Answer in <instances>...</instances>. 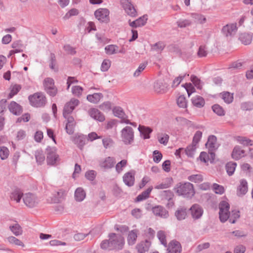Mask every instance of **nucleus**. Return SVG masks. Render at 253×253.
I'll return each mask as SVG.
<instances>
[{"label": "nucleus", "mask_w": 253, "mask_h": 253, "mask_svg": "<svg viewBox=\"0 0 253 253\" xmlns=\"http://www.w3.org/2000/svg\"><path fill=\"white\" fill-rule=\"evenodd\" d=\"M169 140V135L164 133L161 134L160 136L158 137V141L161 144H163L164 145H166L168 144V142Z\"/></svg>", "instance_id": "13d9d810"}, {"label": "nucleus", "mask_w": 253, "mask_h": 253, "mask_svg": "<svg viewBox=\"0 0 253 253\" xmlns=\"http://www.w3.org/2000/svg\"><path fill=\"white\" fill-rule=\"evenodd\" d=\"M186 75L187 74H185L183 75H180L177 78H176L173 81L172 86L176 87L177 86H178Z\"/></svg>", "instance_id": "774afa93"}, {"label": "nucleus", "mask_w": 253, "mask_h": 253, "mask_svg": "<svg viewBox=\"0 0 253 253\" xmlns=\"http://www.w3.org/2000/svg\"><path fill=\"white\" fill-rule=\"evenodd\" d=\"M157 236L160 241L161 244L165 247H167V242L166 240V234L164 231H159L157 232Z\"/></svg>", "instance_id": "f704fd0d"}, {"label": "nucleus", "mask_w": 253, "mask_h": 253, "mask_svg": "<svg viewBox=\"0 0 253 253\" xmlns=\"http://www.w3.org/2000/svg\"><path fill=\"white\" fill-rule=\"evenodd\" d=\"M121 138L125 145L132 144L134 140L133 129L129 126H125L121 131Z\"/></svg>", "instance_id": "20e7f679"}, {"label": "nucleus", "mask_w": 253, "mask_h": 253, "mask_svg": "<svg viewBox=\"0 0 253 253\" xmlns=\"http://www.w3.org/2000/svg\"><path fill=\"white\" fill-rule=\"evenodd\" d=\"M67 84H68V88H69L72 84L73 85L72 87V92L73 94L78 96L79 95V86L76 85L78 84V81L74 79V78L69 77L68 79Z\"/></svg>", "instance_id": "aec40b11"}, {"label": "nucleus", "mask_w": 253, "mask_h": 253, "mask_svg": "<svg viewBox=\"0 0 253 253\" xmlns=\"http://www.w3.org/2000/svg\"><path fill=\"white\" fill-rule=\"evenodd\" d=\"M30 104L34 107H42L46 103L45 95L42 92H36L28 97Z\"/></svg>", "instance_id": "39448f33"}, {"label": "nucleus", "mask_w": 253, "mask_h": 253, "mask_svg": "<svg viewBox=\"0 0 253 253\" xmlns=\"http://www.w3.org/2000/svg\"><path fill=\"white\" fill-rule=\"evenodd\" d=\"M237 31L236 23L227 24L223 27L222 32L226 37L234 35Z\"/></svg>", "instance_id": "f8f14e48"}, {"label": "nucleus", "mask_w": 253, "mask_h": 253, "mask_svg": "<svg viewBox=\"0 0 253 253\" xmlns=\"http://www.w3.org/2000/svg\"><path fill=\"white\" fill-rule=\"evenodd\" d=\"M222 98L227 104L231 103L233 100V96L232 94L228 92H223L222 94Z\"/></svg>", "instance_id": "8fccbe9b"}, {"label": "nucleus", "mask_w": 253, "mask_h": 253, "mask_svg": "<svg viewBox=\"0 0 253 253\" xmlns=\"http://www.w3.org/2000/svg\"><path fill=\"white\" fill-rule=\"evenodd\" d=\"M99 108L103 111L108 112L111 109V103L106 101L99 105Z\"/></svg>", "instance_id": "bf43d9fd"}, {"label": "nucleus", "mask_w": 253, "mask_h": 253, "mask_svg": "<svg viewBox=\"0 0 253 253\" xmlns=\"http://www.w3.org/2000/svg\"><path fill=\"white\" fill-rule=\"evenodd\" d=\"M9 151L8 149L5 147L2 146L0 148V157L1 160H5L9 156Z\"/></svg>", "instance_id": "49530a36"}, {"label": "nucleus", "mask_w": 253, "mask_h": 253, "mask_svg": "<svg viewBox=\"0 0 253 253\" xmlns=\"http://www.w3.org/2000/svg\"><path fill=\"white\" fill-rule=\"evenodd\" d=\"M212 189L215 193L219 195L223 194L225 191L224 187L217 183H213L212 184Z\"/></svg>", "instance_id": "c03bdc74"}, {"label": "nucleus", "mask_w": 253, "mask_h": 253, "mask_svg": "<svg viewBox=\"0 0 253 253\" xmlns=\"http://www.w3.org/2000/svg\"><path fill=\"white\" fill-rule=\"evenodd\" d=\"M59 161V156L54 153H50L47 158L48 165H54Z\"/></svg>", "instance_id": "c9c22d12"}, {"label": "nucleus", "mask_w": 253, "mask_h": 253, "mask_svg": "<svg viewBox=\"0 0 253 253\" xmlns=\"http://www.w3.org/2000/svg\"><path fill=\"white\" fill-rule=\"evenodd\" d=\"M118 48L117 46L110 44L106 46L105 48L106 53L109 55H112L117 53L116 49Z\"/></svg>", "instance_id": "603ef678"}, {"label": "nucleus", "mask_w": 253, "mask_h": 253, "mask_svg": "<svg viewBox=\"0 0 253 253\" xmlns=\"http://www.w3.org/2000/svg\"><path fill=\"white\" fill-rule=\"evenodd\" d=\"M43 86L46 92L50 96H54L57 93V89L54 85V80L47 78L43 81Z\"/></svg>", "instance_id": "1a4fd4ad"}, {"label": "nucleus", "mask_w": 253, "mask_h": 253, "mask_svg": "<svg viewBox=\"0 0 253 253\" xmlns=\"http://www.w3.org/2000/svg\"><path fill=\"white\" fill-rule=\"evenodd\" d=\"M206 145L209 148L210 151H211L217 149L218 146L217 144L216 137L213 135H210Z\"/></svg>", "instance_id": "412c9836"}, {"label": "nucleus", "mask_w": 253, "mask_h": 253, "mask_svg": "<svg viewBox=\"0 0 253 253\" xmlns=\"http://www.w3.org/2000/svg\"><path fill=\"white\" fill-rule=\"evenodd\" d=\"M248 182L245 179L240 181V184L237 188V193L238 196H243L248 192Z\"/></svg>", "instance_id": "6ab92c4d"}, {"label": "nucleus", "mask_w": 253, "mask_h": 253, "mask_svg": "<svg viewBox=\"0 0 253 253\" xmlns=\"http://www.w3.org/2000/svg\"><path fill=\"white\" fill-rule=\"evenodd\" d=\"M173 182V179L171 177H168L162 180L160 183H157L155 186V188L156 189H163L168 188L171 187Z\"/></svg>", "instance_id": "a211bd4d"}, {"label": "nucleus", "mask_w": 253, "mask_h": 253, "mask_svg": "<svg viewBox=\"0 0 253 253\" xmlns=\"http://www.w3.org/2000/svg\"><path fill=\"white\" fill-rule=\"evenodd\" d=\"M154 88L157 93H163L166 91L167 85L162 81H158L154 83Z\"/></svg>", "instance_id": "a878e982"}, {"label": "nucleus", "mask_w": 253, "mask_h": 253, "mask_svg": "<svg viewBox=\"0 0 253 253\" xmlns=\"http://www.w3.org/2000/svg\"><path fill=\"white\" fill-rule=\"evenodd\" d=\"M103 97V95L101 93H95L93 94H89L87 96V100L92 103H97L100 99Z\"/></svg>", "instance_id": "cd10ccee"}, {"label": "nucleus", "mask_w": 253, "mask_h": 253, "mask_svg": "<svg viewBox=\"0 0 253 253\" xmlns=\"http://www.w3.org/2000/svg\"><path fill=\"white\" fill-rule=\"evenodd\" d=\"M236 140L238 143L241 144L244 146H252L253 145V141L251 139L248 138L244 136H237L236 137Z\"/></svg>", "instance_id": "72a5a7b5"}, {"label": "nucleus", "mask_w": 253, "mask_h": 253, "mask_svg": "<svg viewBox=\"0 0 253 253\" xmlns=\"http://www.w3.org/2000/svg\"><path fill=\"white\" fill-rule=\"evenodd\" d=\"M9 229L12 233L16 236L21 235L23 233L22 227L16 222L12 225H10Z\"/></svg>", "instance_id": "c756f323"}, {"label": "nucleus", "mask_w": 253, "mask_h": 253, "mask_svg": "<svg viewBox=\"0 0 253 253\" xmlns=\"http://www.w3.org/2000/svg\"><path fill=\"white\" fill-rule=\"evenodd\" d=\"M191 215L195 219L201 217L203 214L202 208L198 204H194L190 209Z\"/></svg>", "instance_id": "4468645a"}, {"label": "nucleus", "mask_w": 253, "mask_h": 253, "mask_svg": "<svg viewBox=\"0 0 253 253\" xmlns=\"http://www.w3.org/2000/svg\"><path fill=\"white\" fill-rule=\"evenodd\" d=\"M239 40L245 45L251 43L252 41V37L251 35L247 33H243L240 35Z\"/></svg>", "instance_id": "473e14b6"}, {"label": "nucleus", "mask_w": 253, "mask_h": 253, "mask_svg": "<svg viewBox=\"0 0 253 253\" xmlns=\"http://www.w3.org/2000/svg\"><path fill=\"white\" fill-rule=\"evenodd\" d=\"M21 87L19 84H14L11 85L10 87V93L8 95V98H11L16 95L21 89Z\"/></svg>", "instance_id": "79ce46f5"}, {"label": "nucleus", "mask_w": 253, "mask_h": 253, "mask_svg": "<svg viewBox=\"0 0 253 253\" xmlns=\"http://www.w3.org/2000/svg\"><path fill=\"white\" fill-rule=\"evenodd\" d=\"M147 15H144L133 21L131 22L130 20H129V25L130 27L132 28H137L139 27H142L145 25V24L147 22Z\"/></svg>", "instance_id": "f3484780"}, {"label": "nucleus", "mask_w": 253, "mask_h": 253, "mask_svg": "<svg viewBox=\"0 0 253 253\" xmlns=\"http://www.w3.org/2000/svg\"><path fill=\"white\" fill-rule=\"evenodd\" d=\"M102 141L103 147L105 149L110 148L114 144V140L110 136L103 138Z\"/></svg>", "instance_id": "37998d69"}, {"label": "nucleus", "mask_w": 253, "mask_h": 253, "mask_svg": "<svg viewBox=\"0 0 253 253\" xmlns=\"http://www.w3.org/2000/svg\"><path fill=\"white\" fill-rule=\"evenodd\" d=\"M78 104V101L77 100H72L70 102L67 103L64 108L63 116L64 117L67 118L66 115L72 112Z\"/></svg>", "instance_id": "4be33fe9"}, {"label": "nucleus", "mask_w": 253, "mask_h": 253, "mask_svg": "<svg viewBox=\"0 0 253 253\" xmlns=\"http://www.w3.org/2000/svg\"><path fill=\"white\" fill-rule=\"evenodd\" d=\"M219 216L221 222H225L228 219L231 223H235L236 220L240 217L239 211L234 210L230 214V205L229 203L225 201L220 202L219 205Z\"/></svg>", "instance_id": "f03ea898"}, {"label": "nucleus", "mask_w": 253, "mask_h": 253, "mask_svg": "<svg viewBox=\"0 0 253 253\" xmlns=\"http://www.w3.org/2000/svg\"><path fill=\"white\" fill-rule=\"evenodd\" d=\"M7 241L9 243L12 245H15L22 247H24L25 246L23 242L14 236H10L8 237Z\"/></svg>", "instance_id": "ea45409f"}, {"label": "nucleus", "mask_w": 253, "mask_h": 253, "mask_svg": "<svg viewBox=\"0 0 253 253\" xmlns=\"http://www.w3.org/2000/svg\"><path fill=\"white\" fill-rule=\"evenodd\" d=\"M120 2L127 15L132 17H135L137 15L136 9L130 0H121Z\"/></svg>", "instance_id": "423d86ee"}, {"label": "nucleus", "mask_w": 253, "mask_h": 253, "mask_svg": "<svg viewBox=\"0 0 253 253\" xmlns=\"http://www.w3.org/2000/svg\"><path fill=\"white\" fill-rule=\"evenodd\" d=\"M135 173L133 171L126 173L123 177V181L125 184L129 187L132 186L134 184Z\"/></svg>", "instance_id": "dca6fc26"}, {"label": "nucleus", "mask_w": 253, "mask_h": 253, "mask_svg": "<svg viewBox=\"0 0 253 253\" xmlns=\"http://www.w3.org/2000/svg\"><path fill=\"white\" fill-rule=\"evenodd\" d=\"M78 14V10L77 9L73 8L70 9L64 16L63 18L65 20L70 18L71 16L77 15Z\"/></svg>", "instance_id": "e2e57ef3"}, {"label": "nucleus", "mask_w": 253, "mask_h": 253, "mask_svg": "<svg viewBox=\"0 0 253 253\" xmlns=\"http://www.w3.org/2000/svg\"><path fill=\"white\" fill-rule=\"evenodd\" d=\"M190 78L191 82L195 85V86L198 89H201L202 85L201 80L194 75H192Z\"/></svg>", "instance_id": "5fc2aeb1"}, {"label": "nucleus", "mask_w": 253, "mask_h": 253, "mask_svg": "<svg viewBox=\"0 0 253 253\" xmlns=\"http://www.w3.org/2000/svg\"><path fill=\"white\" fill-rule=\"evenodd\" d=\"M10 112L15 115H20L22 111V107L14 101H12L8 106Z\"/></svg>", "instance_id": "393cba45"}, {"label": "nucleus", "mask_w": 253, "mask_h": 253, "mask_svg": "<svg viewBox=\"0 0 253 253\" xmlns=\"http://www.w3.org/2000/svg\"><path fill=\"white\" fill-rule=\"evenodd\" d=\"M111 61L109 59H104L101 66V70L103 72H106L111 66Z\"/></svg>", "instance_id": "4d7b16f0"}, {"label": "nucleus", "mask_w": 253, "mask_h": 253, "mask_svg": "<svg viewBox=\"0 0 253 253\" xmlns=\"http://www.w3.org/2000/svg\"><path fill=\"white\" fill-rule=\"evenodd\" d=\"M23 200L25 205L29 208L37 206L40 202L39 198L34 194L28 193L23 196Z\"/></svg>", "instance_id": "0eeeda50"}, {"label": "nucleus", "mask_w": 253, "mask_h": 253, "mask_svg": "<svg viewBox=\"0 0 253 253\" xmlns=\"http://www.w3.org/2000/svg\"><path fill=\"white\" fill-rule=\"evenodd\" d=\"M116 163L114 157H108L101 160L99 163V166L105 170H108L114 167Z\"/></svg>", "instance_id": "9d476101"}, {"label": "nucleus", "mask_w": 253, "mask_h": 253, "mask_svg": "<svg viewBox=\"0 0 253 253\" xmlns=\"http://www.w3.org/2000/svg\"><path fill=\"white\" fill-rule=\"evenodd\" d=\"M152 212L155 215L161 218H167L169 217L168 211L161 206H156L153 207Z\"/></svg>", "instance_id": "ddd939ff"}, {"label": "nucleus", "mask_w": 253, "mask_h": 253, "mask_svg": "<svg viewBox=\"0 0 253 253\" xmlns=\"http://www.w3.org/2000/svg\"><path fill=\"white\" fill-rule=\"evenodd\" d=\"M138 129L141 136L144 139H149L150 137V134L152 132V129L150 127L143 126H139Z\"/></svg>", "instance_id": "5701e85b"}, {"label": "nucleus", "mask_w": 253, "mask_h": 253, "mask_svg": "<svg viewBox=\"0 0 253 253\" xmlns=\"http://www.w3.org/2000/svg\"><path fill=\"white\" fill-rule=\"evenodd\" d=\"M187 209L184 207L178 208L175 212V216L178 220H182L186 218Z\"/></svg>", "instance_id": "c85d7f7f"}, {"label": "nucleus", "mask_w": 253, "mask_h": 253, "mask_svg": "<svg viewBox=\"0 0 253 253\" xmlns=\"http://www.w3.org/2000/svg\"><path fill=\"white\" fill-rule=\"evenodd\" d=\"M110 11L106 8H99L95 11L94 16L100 22L107 23L109 22Z\"/></svg>", "instance_id": "6e6552de"}, {"label": "nucleus", "mask_w": 253, "mask_h": 253, "mask_svg": "<svg viewBox=\"0 0 253 253\" xmlns=\"http://www.w3.org/2000/svg\"><path fill=\"white\" fill-rule=\"evenodd\" d=\"M137 230H132L129 232L127 237V242L129 245H133L135 243L137 237Z\"/></svg>", "instance_id": "2f4dec72"}, {"label": "nucleus", "mask_w": 253, "mask_h": 253, "mask_svg": "<svg viewBox=\"0 0 253 253\" xmlns=\"http://www.w3.org/2000/svg\"><path fill=\"white\" fill-rule=\"evenodd\" d=\"M88 114L92 118L100 122H103L105 119L104 115L96 108L90 109Z\"/></svg>", "instance_id": "2eb2a0df"}, {"label": "nucleus", "mask_w": 253, "mask_h": 253, "mask_svg": "<svg viewBox=\"0 0 253 253\" xmlns=\"http://www.w3.org/2000/svg\"><path fill=\"white\" fill-rule=\"evenodd\" d=\"M175 190L178 195L187 198L192 197L195 193L193 185L190 182L179 183L177 185Z\"/></svg>", "instance_id": "7ed1b4c3"}, {"label": "nucleus", "mask_w": 253, "mask_h": 253, "mask_svg": "<svg viewBox=\"0 0 253 253\" xmlns=\"http://www.w3.org/2000/svg\"><path fill=\"white\" fill-rule=\"evenodd\" d=\"M127 165V161L123 160L119 162L116 166V170L118 173H120L123 170L124 168Z\"/></svg>", "instance_id": "09e8293b"}, {"label": "nucleus", "mask_w": 253, "mask_h": 253, "mask_svg": "<svg viewBox=\"0 0 253 253\" xmlns=\"http://www.w3.org/2000/svg\"><path fill=\"white\" fill-rule=\"evenodd\" d=\"M152 190V187L148 188L146 190L142 192L140 194H139L136 198V200L137 202L142 201L146 199L149 197V194H150L151 191Z\"/></svg>", "instance_id": "e433bc0d"}, {"label": "nucleus", "mask_w": 253, "mask_h": 253, "mask_svg": "<svg viewBox=\"0 0 253 253\" xmlns=\"http://www.w3.org/2000/svg\"><path fill=\"white\" fill-rule=\"evenodd\" d=\"M237 164L235 162H229L227 163L226 165V170L229 176L233 175L234 173Z\"/></svg>", "instance_id": "4c0bfd02"}, {"label": "nucleus", "mask_w": 253, "mask_h": 253, "mask_svg": "<svg viewBox=\"0 0 253 253\" xmlns=\"http://www.w3.org/2000/svg\"><path fill=\"white\" fill-rule=\"evenodd\" d=\"M177 104L180 108H185L187 107V101L184 95H180L177 98Z\"/></svg>", "instance_id": "de8ad7c7"}, {"label": "nucleus", "mask_w": 253, "mask_h": 253, "mask_svg": "<svg viewBox=\"0 0 253 253\" xmlns=\"http://www.w3.org/2000/svg\"><path fill=\"white\" fill-rule=\"evenodd\" d=\"M167 247L169 253H180L182 251L180 243L175 240L171 241Z\"/></svg>", "instance_id": "9b49d317"}, {"label": "nucleus", "mask_w": 253, "mask_h": 253, "mask_svg": "<svg viewBox=\"0 0 253 253\" xmlns=\"http://www.w3.org/2000/svg\"><path fill=\"white\" fill-rule=\"evenodd\" d=\"M151 242L146 240L144 242H141L136 246V249L138 253H145L147 252L150 247Z\"/></svg>", "instance_id": "b1692460"}, {"label": "nucleus", "mask_w": 253, "mask_h": 253, "mask_svg": "<svg viewBox=\"0 0 253 253\" xmlns=\"http://www.w3.org/2000/svg\"><path fill=\"white\" fill-rule=\"evenodd\" d=\"M113 112L114 115L119 118H123L125 115L124 112L122 108L116 107L113 108Z\"/></svg>", "instance_id": "864d4df0"}, {"label": "nucleus", "mask_w": 253, "mask_h": 253, "mask_svg": "<svg viewBox=\"0 0 253 253\" xmlns=\"http://www.w3.org/2000/svg\"><path fill=\"white\" fill-rule=\"evenodd\" d=\"M162 154L158 150H155L153 152V161L156 163H159L162 158Z\"/></svg>", "instance_id": "338daca9"}, {"label": "nucleus", "mask_w": 253, "mask_h": 253, "mask_svg": "<svg viewBox=\"0 0 253 253\" xmlns=\"http://www.w3.org/2000/svg\"><path fill=\"white\" fill-rule=\"evenodd\" d=\"M147 65V63H143L139 65L138 68L136 70L133 74V76L135 77H138L141 73L145 69Z\"/></svg>", "instance_id": "052dcab7"}, {"label": "nucleus", "mask_w": 253, "mask_h": 253, "mask_svg": "<svg viewBox=\"0 0 253 253\" xmlns=\"http://www.w3.org/2000/svg\"><path fill=\"white\" fill-rule=\"evenodd\" d=\"M109 240H103L100 244L103 250H122L125 244L124 237L120 234L110 233L108 235Z\"/></svg>", "instance_id": "f257e3e1"}, {"label": "nucleus", "mask_w": 253, "mask_h": 253, "mask_svg": "<svg viewBox=\"0 0 253 253\" xmlns=\"http://www.w3.org/2000/svg\"><path fill=\"white\" fill-rule=\"evenodd\" d=\"M68 123L66 125V129L67 130V132L70 134H72V129H70L69 127L71 124L73 125H75L74 119L72 117H69L67 118Z\"/></svg>", "instance_id": "680f3d73"}, {"label": "nucleus", "mask_w": 253, "mask_h": 253, "mask_svg": "<svg viewBox=\"0 0 253 253\" xmlns=\"http://www.w3.org/2000/svg\"><path fill=\"white\" fill-rule=\"evenodd\" d=\"M196 149V145L193 143H192L191 145L188 146L187 148L185 149V152L186 154L190 157H193L195 151Z\"/></svg>", "instance_id": "58836bf2"}, {"label": "nucleus", "mask_w": 253, "mask_h": 253, "mask_svg": "<svg viewBox=\"0 0 253 253\" xmlns=\"http://www.w3.org/2000/svg\"><path fill=\"white\" fill-rule=\"evenodd\" d=\"M22 195L23 193L20 190H15L11 193L10 198L17 203H19L20 201Z\"/></svg>", "instance_id": "a19ab883"}, {"label": "nucleus", "mask_w": 253, "mask_h": 253, "mask_svg": "<svg viewBox=\"0 0 253 253\" xmlns=\"http://www.w3.org/2000/svg\"><path fill=\"white\" fill-rule=\"evenodd\" d=\"M244 150L241 149L239 146H235L232 153V157L235 160H239L243 157L244 155Z\"/></svg>", "instance_id": "bb28decb"}, {"label": "nucleus", "mask_w": 253, "mask_h": 253, "mask_svg": "<svg viewBox=\"0 0 253 253\" xmlns=\"http://www.w3.org/2000/svg\"><path fill=\"white\" fill-rule=\"evenodd\" d=\"M241 108L244 111H250L253 109V105L250 102H243L241 104Z\"/></svg>", "instance_id": "0e129e2a"}, {"label": "nucleus", "mask_w": 253, "mask_h": 253, "mask_svg": "<svg viewBox=\"0 0 253 253\" xmlns=\"http://www.w3.org/2000/svg\"><path fill=\"white\" fill-rule=\"evenodd\" d=\"M202 136V132L200 131H197L193 138L192 143L197 145L200 141Z\"/></svg>", "instance_id": "69168bd1"}, {"label": "nucleus", "mask_w": 253, "mask_h": 253, "mask_svg": "<svg viewBox=\"0 0 253 253\" xmlns=\"http://www.w3.org/2000/svg\"><path fill=\"white\" fill-rule=\"evenodd\" d=\"M193 105L198 108H201L205 105L204 99L199 95L192 97L191 99Z\"/></svg>", "instance_id": "7c9ffc66"}, {"label": "nucleus", "mask_w": 253, "mask_h": 253, "mask_svg": "<svg viewBox=\"0 0 253 253\" xmlns=\"http://www.w3.org/2000/svg\"><path fill=\"white\" fill-rule=\"evenodd\" d=\"M188 180L195 183H200L203 180V176L201 174H193L189 176Z\"/></svg>", "instance_id": "3c124183"}, {"label": "nucleus", "mask_w": 253, "mask_h": 253, "mask_svg": "<svg viewBox=\"0 0 253 253\" xmlns=\"http://www.w3.org/2000/svg\"><path fill=\"white\" fill-rule=\"evenodd\" d=\"M178 27L185 28L191 25V22L187 19H179L177 22Z\"/></svg>", "instance_id": "6e6d98bb"}, {"label": "nucleus", "mask_w": 253, "mask_h": 253, "mask_svg": "<svg viewBox=\"0 0 253 253\" xmlns=\"http://www.w3.org/2000/svg\"><path fill=\"white\" fill-rule=\"evenodd\" d=\"M213 111L217 115L222 116L225 115V111L221 106L218 104H214L212 106Z\"/></svg>", "instance_id": "a18cd8bd"}]
</instances>
